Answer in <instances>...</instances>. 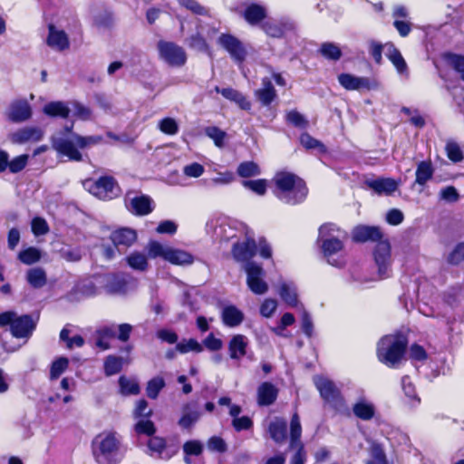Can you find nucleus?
Returning <instances> with one entry per match:
<instances>
[{
  "mask_svg": "<svg viewBox=\"0 0 464 464\" xmlns=\"http://www.w3.org/2000/svg\"><path fill=\"white\" fill-rule=\"evenodd\" d=\"M255 96L264 106H268L276 98V91L269 78L262 79V85L255 91Z\"/></svg>",
  "mask_w": 464,
  "mask_h": 464,
  "instance_id": "nucleus-24",
  "label": "nucleus"
},
{
  "mask_svg": "<svg viewBox=\"0 0 464 464\" xmlns=\"http://www.w3.org/2000/svg\"><path fill=\"white\" fill-rule=\"evenodd\" d=\"M364 464H393L387 458L383 447L378 443H372L368 449V458Z\"/></svg>",
  "mask_w": 464,
  "mask_h": 464,
  "instance_id": "nucleus-30",
  "label": "nucleus"
},
{
  "mask_svg": "<svg viewBox=\"0 0 464 464\" xmlns=\"http://www.w3.org/2000/svg\"><path fill=\"white\" fill-rule=\"evenodd\" d=\"M136 239L137 234L130 228H120L111 234V240L118 250L129 247Z\"/></svg>",
  "mask_w": 464,
  "mask_h": 464,
  "instance_id": "nucleus-21",
  "label": "nucleus"
},
{
  "mask_svg": "<svg viewBox=\"0 0 464 464\" xmlns=\"http://www.w3.org/2000/svg\"><path fill=\"white\" fill-rule=\"evenodd\" d=\"M148 449L151 456L169 459L171 454L166 451V441L161 437H150L148 441Z\"/></svg>",
  "mask_w": 464,
  "mask_h": 464,
  "instance_id": "nucleus-33",
  "label": "nucleus"
},
{
  "mask_svg": "<svg viewBox=\"0 0 464 464\" xmlns=\"http://www.w3.org/2000/svg\"><path fill=\"white\" fill-rule=\"evenodd\" d=\"M277 308V301L273 298H266L260 305V314L262 316L269 318Z\"/></svg>",
  "mask_w": 464,
  "mask_h": 464,
  "instance_id": "nucleus-59",
  "label": "nucleus"
},
{
  "mask_svg": "<svg viewBox=\"0 0 464 464\" xmlns=\"http://www.w3.org/2000/svg\"><path fill=\"white\" fill-rule=\"evenodd\" d=\"M244 270L246 274V285L256 295H264L268 291V284L265 280L266 272L263 267L255 263L245 264Z\"/></svg>",
  "mask_w": 464,
  "mask_h": 464,
  "instance_id": "nucleus-11",
  "label": "nucleus"
},
{
  "mask_svg": "<svg viewBox=\"0 0 464 464\" xmlns=\"http://www.w3.org/2000/svg\"><path fill=\"white\" fill-rule=\"evenodd\" d=\"M266 16V10L257 5H249L244 13L245 19L251 24H257Z\"/></svg>",
  "mask_w": 464,
  "mask_h": 464,
  "instance_id": "nucleus-38",
  "label": "nucleus"
},
{
  "mask_svg": "<svg viewBox=\"0 0 464 464\" xmlns=\"http://www.w3.org/2000/svg\"><path fill=\"white\" fill-rule=\"evenodd\" d=\"M27 161V155L17 156L9 161L8 169L12 173H17L25 168Z\"/></svg>",
  "mask_w": 464,
  "mask_h": 464,
  "instance_id": "nucleus-62",
  "label": "nucleus"
},
{
  "mask_svg": "<svg viewBox=\"0 0 464 464\" xmlns=\"http://www.w3.org/2000/svg\"><path fill=\"white\" fill-rule=\"evenodd\" d=\"M365 185L378 195L390 196L399 188V182L390 178L371 179Z\"/></svg>",
  "mask_w": 464,
  "mask_h": 464,
  "instance_id": "nucleus-19",
  "label": "nucleus"
},
{
  "mask_svg": "<svg viewBox=\"0 0 464 464\" xmlns=\"http://www.w3.org/2000/svg\"><path fill=\"white\" fill-rule=\"evenodd\" d=\"M285 24L276 21H267L264 25V31L270 36L281 37L285 32Z\"/></svg>",
  "mask_w": 464,
  "mask_h": 464,
  "instance_id": "nucleus-51",
  "label": "nucleus"
},
{
  "mask_svg": "<svg viewBox=\"0 0 464 464\" xmlns=\"http://www.w3.org/2000/svg\"><path fill=\"white\" fill-rule=\"evenodd\" d=\"M10 325L12 334L16 338L28 339L36 326V322L29 315H17L14 312L0 314V326Z\"/></svg>",
  "mask_w": 464,
  "mask_h": 464,
  "instance_id": "nucleus-7",
  "label": "nucleus"
},
{
  "mask_svg": "<svg viewBox=\"0 0 464 464\" xmlns=\"http://www.w3.org/2000/svg\"><path fill=\"white\" fill-rule=\"evenodd\" d=\"M148 256L150 257L142 252L133 251L126 257V260L132 269L145 271L149 266Z\"/></svg>",
  "mask_w": 464,
  "mask_h": 464,
  "instance_id": "nucleus-35",
  "label": "nucleus"
},
{
  "mask_svg": "<svg viewBox=\"0 0 464 464\" xmlns=\"http://www.w3.org/2000/svg\"><path fill=\"white\" fill-rule=\"evenodd\" d=\"M278 293L287 304L291 306L297 304L296 289L293 283L283 282L279 286Z\"/></svg>",
  "mask_w": 464,
  "mask_h": 464,
  "instance_id": "nucleus-36",
  "label": "nucleus"
},
{
  "mask_svg": "<svg viewBox=\"0 0 464 464\" xmlns=\"http://www.w3.org/2000/svg\"><path fill=\"white\" fill-rule=\"evenodd\" d=\"M278 390L270 382H263L257 388V402L261 406H268L275 402Z\"/></svg>",
  "mask_w": 464,
  "mask_h": 464,
  "instance_id": "nucleus-26",
  "label": "nucleus"
},
{
  "mask_svg": "<svg viewBox=\"0 0 464 464\" xmlns=\"http://www.w3.org/2000/svg\"><path fill=\"white\" fill-rule=\"evenodd\" d=\"M158 50L160 57L170 66L179 67L187 61L184 49L174 43L160 41L158 44Z\"/></svg>",
  "mask_w": 464,
  "mask_h": 464,
  "instance_id": "nucleus-12",
  "label": "nucleus"
},
{
  "mask_svg": "<svg viewBox=\"0 0 464 464\" xmlns=\"http://www.w3.org/2000/svg\"><path fill=\"white\" fill-rule=\"evenodd\" d=\"M84 186L90 193L101 199H111L120 192L115 179L109 176L101 177L96 181L87 180Z\"/></svg>",
  "mask_w": 464,
  "mask_h": 464,
  "instance_id": "nucleus-10",
  "label": "nucleus"
},
{
  "mask_svg": "<svg viewBox=\"0 0 464 464\" xmlns=\"http://www.w3.org/2000/svg\"><path fill=\"white\" fill-rule=\"evenodd\" d=\"M433 169L431 164L428 161H421L418 164L416 169V183L419 185H425L429 179H431Z\"/></svg>",
  "mask_w": 464,
  "mask_h": 464,
  "instance_id": "nucleus-39",
  "label": "nucleus"
},
{
  "mask_svg": "<svg viewBox=\"0 0 464 464\" xmlns=\"http://www.w3.org/2000/svg\"><path fill=\"white\" fill-rule=\"evenodd\" d=\"M406 345L407 339L401 334L382 337L377 347L379 361L389 367H395L402 359Z\"/></svg>",
  "mask_w": 464,
  "mask_h": 464,
  "instance_id": "nucleus-5",
  "label": "nucleus"
},
{
  "mask_svg": "<svg viewBox=\"0 0 464 464\" xmlns=\"http://www.w3.org/2000/svg\"><path fill=\"white\" fill-rule=\"evenodd\" d=\"M32 115V107L24 99L13 101L5 111L6 119L14 123L24 122L30 120Z\"/></svg>",
  "mask_w": 464,
  "mask_h": 464,
  "instance_id": "nucleus-14",
  "label": "nucleus"
},
{
  "mask_svg": "<svg viewBox=\"0 0 464 464\" xmlns=\"http://www.w3.org/2000/svg\"><path fill=\"white\" fill-rule=\"evenodd\" d=\"M237 173L243 178L254 177L260 174V169L256 163L246 161L238 166Z\"/></svg>",
  "mask_w": 464,
  "mask_h": 464,
  "instance_id": "nucleus-50",
  "label": "nucleus"
},
{
  "mask_svg": "<svg viewBox=\"0 0 464 464\" xmlns=\"http://www.w3.org/2000/svg\"><path fill=\"white\" fill-rule=\"evenodd\" d=\"M207 230L217 239L228 241L233 238H243L248 230L242 225L236 227L225 219H211L207 223Z\"/></svg>",
  "mask_w": 464,
  "mask_h": 464,
  "instance_id": "nucleus-8",
  "label": "nucleus"
},
{
  "mask_svg": "<svg viewBox=\"0 0 464 464\" xmlns=\"http://www.w3.org/2000/svg\"><path fill=\"white\" fill-rule=\"evenodd\" d=\"M244 319V314L234 305H227L222 310L223 323L230 327L239 325Z\"/></svg>",
  "mask_w": 464,
  "mask_h": 464,
  "instance_id": "nucleus-31",
  "label": "nucleus"
},
{
  "mask_svg": "<svg viewBox=\"0 0 464 464\" xmlns=\"http://www.w3.org/2000/svg\"><path fill=\"white\" fill-rule=\"evenodd\" d=\"M345 237V232L334 224H325L319 228L318 241L329 265L335 267L344 266L343 240Z\"/></svg>",
  "mask_w": 464,
  "mask_h": 464,
  "instance_id": "nucleus-2",
  "label": "nucleus"
},
{
  "mask_svg": "<svg viewBox=\"0 0 464 464\" xmlns=\"http://www.w3.org/2000/svg\"><path fill=\"white\" fill-rule=\"evenodd\" d=\"M300 142L305 149H308V150L317 149L320 151H323L324 150V145L320 141L314 139L312 136H310L307 133H303L300 136Z\"/></svg>",
  "mask_w": 464,
  "mask_h": 464,
  "instance_id": "nucleus-61",
  "label": "nucleus"
},
{
  "mask_svg": "<svg viewBox=\"0 0 464 464\" xmlns=\"http://www.w3.org/2000/svg\"><path fill=\"white\" fill-rule=\"evenodd\" d=\"M204 172H205L204 166L198 162H193V163L188 164V165L184 166V168H183L184 175L188 178H194V179L199 178L200 176L203 175Z\"/></svg>",
  "mask_w": 464,
  "mask_h": 464,
  "instance_id": "nucleus-58",
  "label": "nucleus"
},
{
  "mask_svg": "<svg viewBox=\"0 0 464 464\" xmlns=\"http://www.w3.org/2000/svg\"><path fill=\"white\" fill-rule=\"evenodd\" d=\"M381 237L382 233L376 227L358 226L353 230V239L357 242L375 241Z\"/></svg>",
  "mask_w": 464,
  "mask_h": 464,
  "instance_id": "nucleus-27",
  "label": "nucleus"
},
{
  "mask_svg": "<svg viewBox=\"0 0 464 464\" xmlns=\"http://www.w3.org/2000/svg\"><path fill=\"white\" fill-rule=\"evenodd\" d=\"M449 64L460 73L461 78L464 80V56L457 54H450L447 56Z\"/></svg>",
  "mask_w": 464,
  "mask_h": 464,
  "instance_id": "nucleus-60",
  "label": "nucleus"
},
{
  "mask_svg": "<svg viewBox=\"0 0 464 464\" xmlns=\"http://www.w3.org/2000/svg\"><path fill=\"white\" fill-rule=\"evenodd\" d=\"M339 83L349 91L369 89L370 82L367 78L357 77L350 73H342L338 76Z\"/></svg>",
  "mask_w": 464,
  "mask_h": 464,
  "instance_id": "nucleus-25",
  "label": "nucleus"
},
{
  "mask_svg": "<svg viewBox=\"0 0 464 464\" xmlns=\"http://www.w3.org/2000/svg\"><path fill=\"white\" fill-rule=\"evenodd\" d=\"M320 52L323 56L331 60H338L342 54L340 48L336 44L331 43L322 44Z\"/></svg>",
  "mask_w": 464,
  "mask_h": 464,
  "instance_id": "nucleus-57",
  "label": "nucleus"
},
{
  "mask_svg": "<svg viewBox=\"0 0 464 464\" xmlns=\"http://www.w3.org/2000/svg\"><path fill=\"white\" fill-rule=\"evenodd\" d=\"M272 182L275 184L274 194L285 203L295 205L306 198L305 183L293 173L278 172L274 176Z\"/></svg>",
  "mask_w": 464,
  "mask_h": 464,
  "instance_id": "nucleus-3",
  "label": "nucleus"
},
{
  "mask_svg": "<svg viewBox=\"0 0 464 464\" xmlns=\"http://www.w3.org/2000/svg\"><path fill=\"white\" fill-rule=\"evenodd\" d=\"M47 44L56 51H63L69 47V39L63 30L50 24Z\"/></svg>",
  "mask_w": 464,
  "mask_h": 464,
  "instance_id": "nucleus-22",
  "label": "nucleus"
},
{
  "mask_svg": "<svg viewBox=\"0 0 464 464\" xmlns=\"http://www.w3.org/2000/svg\"><path fill=\"white\" fill-rule=\"evenodd\" d=\"M123 364V359L121 357L110 355L104 361V372L107 376L118 373Z\"/></svg>",
  "mask_w": 464,
  "mask_h": 464,
  "instance_id": "nucleus-42",
  "label": "nucleus"
},
{
  "mask_svg": "<svg viewBox=\"0 0 464 464\" xmlns=\"http://www.w3.org/2000/svg\"><path fill=\"white\" fill-rule=\"evenodd\" d=\"M69 361L67 358L60 357L56 359L51 365L50 378L51 380L58 379L68 368Z\"/></svg>",
  "mask_w": 464,
  "mask_h": 464,
  "instance_id": "nucleus-49",
  "label": "nucleus"
},
{
  "mask_svg": "<svg viewBox=\"0 0 464 464\" xmlns=\"http://www.w3.org/2000/svg\"><path fill=\"white\" fill-rule=\"evenodd\" d=\"M302 433V427L299 417L295 413L290 423L291 447H295L299 440Z\"/></svg>",
  "mask_w": 464,
  "mask_h": 464,
  "instance_id": "nucleus-54",
  "label": "nucleus"
},
{
  "mask_svg": "<svg viewBox=\"0 0 464 464\" xmlns=\"http://www.w3.org/2000/svg\"><path fill=\"white\" fill-rule=\"evenodd\" d=\"M158 129L164 134L173 136L179 130L178 121L171 117H165L158 121Z\"/></svg>",
  "mask_w": 464,
  "mask_h": 464,
  "instance_id": "nucleus-40",
  "label": "nucleus"
},
{
  "mask_svg": "<svg viewBox=\"0 0 464 464\" xmlns=\"http://www.w3.org/2000/svg\"><path fill=\"white\" fill-rule=\"evenodd\" d=\"M247 339L245 335L237 334L229 342L228 350L232 359L239 360L245 356L247 347Z\"/></svg>",
  "mask_w": 464,
  "mask_h": 464,
  "instance_id": "nucleus-28",
  "label": "nucleus"
},
{
  "mask_svg": "<svg viewBox=\"0 0 464 464\" xmlns=\"http://www.w3.org/2000/svg\"><path fill=\"white\" fill-rule=\"evenodd\" d=\"M126 206L131 213L139 216L148 215L154 208L152 199L144 195L133 197L128 195L126 198Z\"/></svg>",
  "mask_w": 464,
  "mask_h": 464,
  "instance_id": "nucleus-18",
  "label": "nucleus"
},
{
  "mask_svg": "<svg viewBox=\"0 0 464 464\" xmlns=\"http://www.w3.org/2000/svg\"><path fill=\"white\" fill-rule=\"evenodd\" d=\"M218 92H220L226 99L230 100L237 103L242 110L248 111L251 108L250 102L239 92L232 88L219 89L216 88Z\"/></svg>",
  "mask_w": 464,
  "mask_h": 464,
  "instance_id": "nucleus-32",
  "label": "nucleus"
},
{
  "mask_svg": "<svg viewBox=\"0 0 464 464\" xmlns=\"http://www.w3.org/2000/svg\"><path fill=\"white\" fill-rule=\"evenodd\" d=\"M387 439L392 446L410 445V438L408 434L399 429L391 430L387 434Z\"/></svg>",
  "mask_w": 464,
  "mask_h": 464,
  "instance_id": "nucleus-43",
  "label": "nucleus"
},
{
  "mask_svg": "<svg viewBox=\"0 0 464 464\" xmlns=\"http://www.w3.org/2000/svg\"><path fill=\"white\" fill-rule=\"evenodd\" d=\"M256 248L255 240L246 233L243 238L233 244L232 254L237 261L246 264L256 255Z\"/></svg>",
  "mask_w": 464,
  "mask_h": 464,
  "instance_id": "nucleus-15",
  "label": "nucleus"
},
{
  "mask_svg": "<svg viewBox=\"0 0 464 464\" xmlns=\"http://www.w3.org/2000/svg\"><path fill=\"white\" fill-rule=\"evenodd\" d=\"M44 137V130L40 127L27 126L9 134L8 139L14 144L40 141Z\"/></svg>",
  "mask_w": 464,
  "mask_h": 464,
  "instance_id": "nucleus-17",
  "label": "nucleus"
},
{
  "mask_svg": "<svg viewBox=\"0 0 464 464\" xmlns=\"http://www.w3.org/2000/svg\"><path fill=\"white\" fill-rule=\"evenodd\" d=\"M271 438L276 442H283L286 438V423L281 419H275L268 425Z\"/></svg>",
  "mask_w": 464,
  "mask_h": 464,
  "instance_id": "nucleus-34",
  "label": "nucleus"
},
{
  "mask_svg": "<svg viewBox=\"0 0 464 464\" xmlns=\"http://www.w3.org/2000/svg\"><path fill=\"white\" fill-rule=\"evenodd\" d=\"M121 392L124 395L137 394L140 391L139 384L134 379L121 376L119 379Z\"/></svg>",
  "mask_w": 464,
  "mask_h": 464,
  "instance_id": "nucleus-48",
  "label": "nucleus"
},
{
  "mask_svg": "<svg viewBox=\"0 0 464 464\" xmlns=\"http://www.w3.org/2000/svg\"><path fill=\"white\" fill-rule=\"evenodd\" d=\"M401 386L405 396L409 399V402L412 406L417 405L420 402V399L417 396L414 384L408 376H404L401 379Z\"/></svg>",
  "mask_w": 464,
  "mask_h": 464,
  "instance_id": "nucleus-46",
  "label": "nucleus"
},
{
  "mask_svg": "<svg viewBox=\"0 0 464 464\" xmlns=\"http://www.w3.org/2000/svg\"><path fill=\"white\" fill-rule=\"evenodd\" d=\"M286 121L295 127L304 128L307 125V121L304 116L297 111H290L286 114Z\"/></svg>",
  "mask_w": 464,
  "mask_h": 464,
  "instance_id": "nucleus-63",
  "label": "nucleus"
},
{
  "mask_svg": "<svg viewBox=\"0 0 464 464\" xmlns=\"http://www.w3.org/2000/svg\"><path fill=\"white\" fill-rule=\"evenodd\" d=\"M352 410L354 416L362 420H372L376 412L374 403L365 396L359 397L353 404Z\"/></svg>",
  "mask_w": 464,
  "mask_h": 464,
  "instance_id": "nucleus-20",
  "label": "nucleus"
},
{
  "mask_svg": "<svg viewBox=\"0 0 464 464\" xmlns=\"http://www.w3.org/2000/svg\"><path fill=\"white\" fill-rule=\"evenodd\" d=\"M135 432L139 435L144 434L151 436L155 433L156 428L154 423L147 419H140L137 421L134 427Z\"/></svg>",
  "mask_w": 464,
  "mask_h": 464,
  "instance_id": "nucleus-53",
  "label": "nucleus"
},
{
  "mask_svg": "<svg viewBox=\"0 0 464 464\" xmlns=\"http://www.w3.org/2000/svg\"><path fill=\"white\" fill-rule=\"evenodd\" d=\"M150 258L161 257L177 266H188L194 262L193 256L182 249L162 245L157 241H150L146 246Z\"/></svg>",
  "mask_w": 464,
  "mask_h": 464,
  "instance_id": "nucleus-6",
  "label": "nucleus"
},
{
  "mask_svg": "<svg viewBox=\"0 0 464 464\" xmlns=\"http://www.w3.org/2000/svg\"><path fill=\"white\" fill-rule=\"evenodd\" d=\"M176 351L180 353H187L189 352L201 353L203 351L202 345L195 339H184L178 343Z\"/></svg>",
  "mask_w": 464,
  "mask_h": 464,
  "instance_id": "nucleus-44",
  "label": "nucleus"
},
{
  "mask_svg": "<svg viewBox=\"0 0 464 464\" xmlns=\"http://www.w3.org/2000/svg\"><path fill=\"white\" fill-rule=\"evenodd\" d=\"M188 408V405L184 407L182 417L179 420V426L183 429L190 428L200 417L198 411H189Z\"/></svg>",
  "mask_w": 464,
  "mask_h": 464,
  "instance_id": "nucleus-41",
  "label": "nucleus"
},
{
  "mask_svg": "<svg viewBox=\"0 0 464 464\" xmlns=\"http://www.w3.org/2000/svg\"><path fill=\"white\" fill-rule=\"evenodd\" d=\"M43 112L50 117L66 118L71 112V108L69 102H50L44 106Z\"/></svg>",
  "mask_w": 464,
  "mask_h": 464,
  "instance_id": "nucleus-29",
  "label": "nucleus"
},
{
  "mask_svg": "<svg viewBox=\"0 0 464 464\" xmlns=\"http://www.w3.org/2000/svg\"><path fill=\"white\" fill-rule=\"evenodd\" d=\"M446 151L449 159L452 161H460L462 160V151L459 146L452 141H450L446 145Z\"/></svg>",
  "mask_w": 464,
  "mask_h": 464,
  "instance_id": "nucleus-64",
  "label": "nucleus"
},
{
  "mask_svg": "<svg viewBox=\"0 0 464 464\" xmlns=\"http://www.w3.org/2000/svg\"><path fill=\"white\" fill-rule=\"evenodd\" d=\"M314 384L318 389L322 398L337 411L345 409V400L342 396L340 390L329 379L323 376H316L314 379Z\"/></svg>",
  "mask_w": 464,
  "mask_h": 464,
  "instance_id": "nucleus-9",
  "label": "nucleus"
},
{
  "mask_svg": "<svg viewBox=\"0 0 464 464\" xmlns=\"http://www.w3.org/2000/svg\"><path fill=\"white\" fill-rule=\"evenodd\" d=\"M205 134L214 141L217 147H224L227 138V133L224 130L216 126H209L205 129Z\"/></svg>",
  "mask_w": 464,
  "mask_h": 464,
  "instance_id": "nucleus-45",
  "label": "nucleus"
},
{
  "mask_svg": "<svg viewBox=\"0 0 464 464\" xmlns=\"http://www.w3.org/2000/svg\"><path fill=\"white\" fill-rule=\"evenodd\" d=\"M93 455L99 463L118 464L122 459L121 441L118 434L104 431L93 440Z\"/></svg>",
  "mask_w": 464,
  "mask_h": 464,
  "instance_id": "nucleus-4",
  "label": "nucleus"
},
{
  "mask_svg": "<svg viewBox=\"0 0 464 464\" xmlns=\"http://www.w3.org/2000/svg\"><path fill=\"white\" fill-rule=\"evenodd\" d=\"M27 282L34 288H41L45 285L47 278L46 274L43 268L34 267L27 271Z\"/></svg>",
  "mask_w": 464,
  "mask_h": 464,
  "instance_id": "nucleus-37",
  "label": "nucleus"
},
{
  "mask_svg": "<svg viewBox=\"0 0 464 464\" xmlns=\"http://www.w3.org/2000/svg\"><path fill=\"white\" fill-rule=\"evenodd\" d=\"M384 52L387 58L396 68L397 72L401 75L408 74V67L404 58L402 57L400 51L392 43L384 44Z\"/></svg>",
  "mask_w": 464,
  "mask_h": 464,
  "instance_id": "nucleus-23",
  "label": "nucleus"
},
{
  "mask_svg": "<svg viewBox=\"0 0 464 464\" xmlns=\"http://www.w3.org/2000/svg\"><path fill=\"white\" fill-rule=\"evenodd\" d=\"M72 126L58 131L52 137L53 149L59 155L67 157L72 161L82 160V150L101 142L100 136H81L72 130Z\"/></svg>",
  "mask_w": 464,
  "mask_h": 464,
  "instance_id": "nucleus-1",
  "label": "nucleus"
},
{
  "mask_svg": "<svg viewBox=\"0 0 464 464\" xmlns=\"http://www.w3.org/2000/svg\"><path fill=\"white\" fill-rule=\"evenodd\" d=\"M374 262L378 269L380 279L389 277L392 273L391 246L387 241L379 242L373 252Z\"/></svg>",
  "mask_w": 464,
  "mask_h": 464,
  "instance_id": "nucleus-13",
  "label": "nucleus"
},
{
  "mask_svg": "<svg viewBox=\"0 0 464 464\" xmlns=\"http://www.w3.org/2000/svg\"><path fill=\"white\" fill-rule=\"evenodd\" d=\"M165 386L162 377H155L151 379L147 385V395L151 399H156L160 390Z\"/></svg>",
  "mask_w": 464,
  "mask_h": 464,
  "instance_id": "nucleus-55",
  "label": "nucleus"
},
{
  "mask_svg": "<svg viewBox=\"0 0 464 464\" xmlns=\"http://www.w3.org/2000/svg\"><path fill=\"white\" fill-rule=\"evenodd\" d=\"M218 42L237 63H241L245 60L246 51L237 38L231 34H221Z\"/></svg>",
  "mask_w": 464,
  "mask_h": 464,
  "instance_id": "nucleus-16",
  "label": "nucleus"
},
{
  "mask_svg": "<svg viewBox=\"0 0 464 464\" xmlns=\"http://www.w3.org/2000/svg\"><path fill=\"white\" fill-rule=\"evenodd\" d=\"M41 251L35 247H28L18 255L19 260L25 265H32L41 259Z\"/></svg>",
  "mask_w": 464,
  "mask_h": 464,
  "instance_id": "nucleus-47",
  "label": "nucleus"
},
{
  "mask_svg": "<svg viewBox=\"0 0 464 464\" xmlns=\"http://www.w3.org/2000/svg\"><path fill=\"white\" fill-rule=\"evenodd\" d=\"M242 185L259 196L265 195L267 188V181L266 179L244 180Z\"/></svg>",
  "mask_w": 464,
  "mask_h": 464,
  "instance_id": "nucleus-52",
  "label": "nucleus"
},
{
  "mask_svg": "<svg viewBox=\"0 0 464 464\" xmlns=\"http://www.w3.org/2000/svg\"><path fill=\"white\" fill-rule=\"evenodd\" d=\"M69 106L72 115L81 120H88L92 116L91 110L79 102H69Z\"/></svg>",
  "mask_w": 464,
  "mask_h": 464,
  "instance_id": "nucleus-56",
  "label": "nucleus"
}]
</instances>
